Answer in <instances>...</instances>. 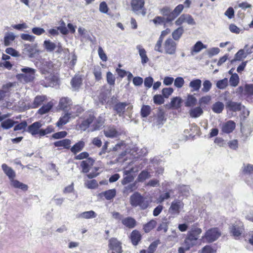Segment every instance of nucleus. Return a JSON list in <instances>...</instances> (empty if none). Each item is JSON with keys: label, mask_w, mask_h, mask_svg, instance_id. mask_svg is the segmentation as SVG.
Listing matches in <instances>:
<instances>
[{"label": "nucleus", "mask_w": 253, "mask_h": 253, "mask_svg": "<svg viewBox=\"0 0 253 253\" xmlns=\"http://www.w3.org/2000/svg\"><path fill=\"white\" fill-rule=\"evenodd\" d=\"M163 48L166 54L173 55L175 53L176 43L171 38H169L165 42Z\"/></svg>", "instance_id": "6e6552de"}, {"label": "nucleus", "mask_w": 253, "mask_h": 253, "mask_svg": "<svg viewBox=\"0 0 253 253\" xmlns=\"http://www.w3.org/2000/svg\"><path fill=\"white\" fill-rule=\"evenodd\" d=\"M130 203L132 206L134 207H139L141 210L147 209L149 204L147 199L138 192H135L130 196Z\"/></svg>", "instance_id": "f03ea898"}, {"label": "nucleus", "mask_w": 253, "mask_h": 253, "mask_svg": "<svg viewBox=\"0 0 253 253\" xmlns=\"http://www.w3.org/2000/svg\"><path fill=\"white\" fill-rule=\"evenodd\" d=\"M104 134L107 137L116 138L120 135V132L115 126H108L104 129Z\"/></svg>", "instance_id": "4468645a"}, {"label": "nucleus", "mask_w": 253, "mask_h": 253, "mask_svg": "<svg viewBox=\"0 0 253 253\" xmlns=\"http://www.w3.org/2000/svg\"><path fill=\"white\" fill-rule=\"evenodd\" d=\"M184 6L183 4H179L176 6L175 8L171 11L169 18L172 19V21H173L180 14Z\"/></svg>", "instance_id": "2f4dec72"}, {"label": "nucleus", "mask_w": 253, "mask_h": 253, "mask_svg": "<svg viewBox=\"0 0 253 253\" xmlns=\"http://www.w3.org/2000/svg\"><path fill=\"white\" fill-rule=\"evenodd\" d=\"M157 222L155 220H151L143 226V229L146 233L150 232L156 225Z\"/></svg>", "instance_id": "a18cd8bd"}, {"label": "nucleus", "mask_w": 253, "mask_h": 253, "mask_svg": "<svg viewBox=\"0 0 253 253\" xmlns=\"http://www.w3.org/2000/svg\"><path fill=\"white\" fill-rule=\"evenodd\" d=\"M97 214L95 211H89L79 213L77 217L80 218L88 219L95 218Z\"/></svg>", "instance_id": "cd10ccee"}, {"label": "nucleus", "mask_w": 253, "mask_h": 253, "mask_svg": "<svg viewBox=\"0 0 253 253\" xmlns=\"http://www.w3.org/2000/svg\"><path fill=\"white\" fill-rule=\"evenodd\" d=\"M242 173L245 175H249L246 179V182L253 188V165L248 164L245 165L242 169Z\"/></svg>", "instance_id": "0eeeda50"}, {"label": "nucleus", "mask_w": 253, "mask_h": 253, "mask_svg": "<svg viewBox=\"0 0 253 253\" xmlns=\"http://www.w3.org/2000/svg\"><path fill=\"white\" fill-rule=\"evenodd\" d=\"M72 119V118L70 116L69 113L67 112L59 118L58 122L56 123V125L57 126L60 127L63 125L67 124L69 122L70 119Z\"/></svg>", "instance_id": "4be33fe9"}, {"label": "nucleus", "mask_w": 253, "mask_h": 253, "mask_svg": "<svg viewBox=\"0 0 253 253\" xmlns=\"http://www.w3.org/2000/svg\"><path fill=\"white\" fill-rule=\"evenodd\" d=\"M128 104L126 102H118L113 106V109L119 117H122L124 118L126 107Z\"/></svg>", "instance_id": "ddd939ff"}, {"label": "nucleus", "mask_w": 253, "mask_h": 253, "mask_svg": "<svg viewBox=\"0 0 253 253\" xmlns=\"http://www.w3.org/2000/svg\"><path fill=\"white\" fill-rule=\"evenodd\" d=\"M107 83L110 85H114L115 83V77L111 72H108L106 74Z\"/></svg>", "instance_id": "bf43d9fd"}, {"label": "nucleus", "mask_w": 253, "mask_h": 253, "mask_svg": "<svg viewBox=\"0 0 253 253\" xmlns=\"http://www.w3.org/2000/svg\"><path fill=\"white\" fill-rule=\"evenodd\" d=\"M43 46L44 49L49 52H53L57 47L58 48L57 52H60L62 50L60 43L58 42L57 44H56L49 40H45L43 42Z\"/></svg>", "instance_id": "1a4fd4ad"}, {"label": "nucleus", "mask_w": 253, "mask_h": 253, "mask_svg": "<svg viewBox=\"0 0 253 253\" xmlns=\"http://www.w3.org/2000/svg\"><path fill=\"white\" fill-rule=\"evenodd\" d=\"M22 72L16 75L17 79L21 82L28 83L33 82L35 78L36 70L25 67L21 69Z\"/></svg>", "instance_id": "f257e3e1"}, {"label": "nucleus", "mask_w": 253, "mask_h": 253, "mask_svg": "<svg viewBox=\"0 0 253 253\" xmlns=\"http://www.w3.org/2000/svg\"><path fill=\"white\" fill-rule=\"evenodd\" d=\"M211 85L212 84L210 81H205L203 83V87L202 89V91L203 92H208L211 89Z\"/></svg>", "instance_id": "69168bd1"}, {"label": "nucleus", "mask_w": 253, "mask_h": 253, "mask_svg": "<svg viewBox=\"0 0 253 253\" xmlns=\"http://www.w3.org/2000/svg\"><path fill=\"white\" fill-rule=\"evenodd\" d=\"M1 168L4 173L8 177L10 180L15 178L16 176L15 171L6 164H3L1 165Z\"/></svg>", "instance_id": "393cba45"}, {"label": "nucleus", "mask_w": 253, "mask_h": 253, "mask_svg": "<svg viewBox=\"0 0 253 253\" xmlns=\"http://www.w3.org/2000/svg\"><path fill=\"white\" fill-rule=\"evenodd\" d=\"M71 141L69 139L57 141L54 143V145L57 147H62L64 149H69L70 147Z\"/></svg>", "instance_id": "c85d7f7f"}, {"label": "nucleus", "mask_w": 253, "mask_h": 253, "mask_svg": "<svg viewBox=\"0 0 253 253\" xmlns=\"http://www.w3.org/2000/svg\"><path fill=\"white\" fill-rule=\"evenodd\" d=\"M5 51L6 54L10 55L12 56L15 57L20 56L19 53L12 47H8L6 48Z\"/></svg>", "instance_id": "e2e57ef3"}, {"label": "nucleus", "mask_w": 253, "mask_h": 253, "mask_svg": "<svg viewBox=\"0 0 253 253\" xmlns=\"http://www.w3.org/2000/svg\"><path fill=\"white\" fill-rule=\"evenodd\" d=\"M172 10L168 6H166L161 10V13L164 16H166V21L168 22L172 21V19L169 18Z\"/></svg>", "instance_id": "37998d69"}, {"label": "nucleus", "mask_w": 253, "mask_h": 253, "mask_svg": "<svg viewBox=\"0 0 253 253\" xmlns=\"http://www.w3.org/2000/svg\"><path fill=\"white\" fill-rule=\"evenodd\" d=\"M239 81V77L237 73L232 74L229 79L230 84L232 86L235 87L237 86Z\"/></svg>", "instance_id": "c03bdc74"}, {"label": "nucleus", "mask_w": 253, "mask_h": 253, "mask_svg": "<svg viewBox=\"0 0 253 253\" xmlns=\"http://www.w3.org/2000/svg\"><path fill=\"white\" fill-rule=\"evenodd\" d=\"M203 113V111L200 107H197L191 109V117L197 118Z\"/></svg>", "instance_id": "8fccbe9b"}, {"label": "nucleus", "mask_w": 253, "mask_h": 253, "mask_svg": "<svg viewBox=\"0 0 253 253\" xmlns=\"http://www.w3.org/2000/svg\"><path fill=\"white\" fill-rule=\"evenodd\" d=\"M136 48L138 50L139 55L141 58V63L144 65L147 63L149 61V58L146 54V51L145 49L140 44L137 45Z\"/></svg>", "instance_id": "412c9836"}, {"label": "nucleus", "mask_w": 253, "mask_h": 253, "mask_svg": "<svg viewBox=\"0 0 253 253\" xmlns=\"http://www.w3.org/2000/svg\"><path fill=\"white\" fill-rule=\"evenodd\" d=\"M202 229L199 228L197 224H194L191 227V244H193V241H197L201 233Z\"/></svg>", "instance_id": "dca6fc26"}, {"label": "nucleus", "mask_w": 253, "mask_h": 253, "mask_svg": "<svg viewBox=\"0 0 253 253\" xmlns=\"http://www.w3.org/2000/svg\"><path fill=\"white\" fill-rule=\"evenodd\" d=\"M173 92V89L171 87H166L162 89L163 96L165 98H168Z\"/></svg>", "instance_id": "0e129e2a"}, {"label": "nucleus", "mask_w": 253, "mask_h": 253, "mask_svg": "<svg viewBox=\"0 0 253 253\" xmlns=\"http://www.w3.org/2000/svg\"><path fill=\"white\" fill-rule=\"evenodd\" d=\"M53 67V64L51 61H44L42 64L41 70L43 74L50 73Z\"/></svg>", "instance_id": "e433bc0d"}, {"label": "nucleus", "mask_w": 253, "mask_h": 253, "mask_svg": "<svg viewBox=\"0 0 253 253\" xmlns=\"http://www.w3.org/2000/svg\"><path fill=\"white\" fill-rule=\"evenodd\" d=\"M52 103L48 102L47 104L43 105L39 110L38 112L41 115H43L47 113L52 107Z\"/></svg>", "instance_id": "3c124183"}, {"label": "nucleus", "mask_w": 253, "mask_h": 253, "mask_svg": "<svg viewBox=\"0 0 253 253\" xmlns=\"http://www.w3.org/2000/svg\"><path fill=\"white\" fill-rule=\"evenodd\" d=\"M216 249L210 245H206L199 252V253H216Z\"/></svg>", "instance_id": "864d4df0"}, {"label": "nucleus", "mask_w": 253, "mask_h": 253, "mask_svg": "<svg viewBox=\"0 0 253 253\" xmlns=\"http://www.w3.org/2000/svg\"><path fill=\"white\" fill-rule=\"evenodd\" d=\"M82 84V79L79 76H75L73 77L71 81L72 88L74 90L79 89Z\"/></svg>", "instance_id": "bb28decb"}, {"label": "nucleus", "mask_w": 253, "mask_h": 253, "mask_svg": "<svg viewBox=\"0 0 253 253\" xmlns=\"http://www.w3.org/2000/svg\"><path fill=\"white\" fill-rule=\"evenodd\" d=\"M244 94L248 96H253V84H245Z\"/></svg>", "instance_id": "603ef678"}, {"label": "nucleus", "mask_w": 253, "mask_h": 253, "mask_svg": "<svg viewBox=\"0 0 253 253\" xmlns=\"http://www.w3.org/2000/svg\"><path fill=\"white\" fill-rule=\"evenodd\" d=\"M93 74L96 81H99L102 79L101 69L99 66L94 67Z\"/></svg>", "instance_id": "680f3d73"}, {"label": "nucleus", "mask_w": 253, "mask_h": 253, "mask_svg": "<svg viewBox=\"0 0 253 253\" xmlns=\"http://www.w3.org/2000/svg\"><path fill=\"white\" fill-rule=\"evenodd\" d=\"M221 236V233L217 228H212L207 230L203 239H205L208 243H212L216 241Z\"/></svg>", "instance_id": "423d86ee"}, {"label": "nucleus", "mask_w": 253, "mask_h": 253, "mask_svg": "<svg viewBox=\"0 0 253 253\" xmlns=\"http://www.w3.org/2000/svg\"><path fill=\"white\" fill-rule=\"evenodd\" d=\"M185 106H190V94H188L186 100H183L179 97H173L169 104L170 108L173 109L178 110L180 108L182 104Z\"/></svg>", "instance_id": "20e7f679"}, {"label": "nucleus", "mask_w": 253, "mask_h": 253, "mask_svg": "<svg viewBox=\"0 0 253 253\" xmlns=\"http://www.w3.org/2000/svg\"><path fill=\"white\" fill-rule=\"evenodd\" d=\"M174 85L177 88H181L184 84V79L182 77H177L174 80Z\"/></svg>", "instance_id": "774afa93"}, {"label": "nucleus", "mask_w": 253, "mask_h": 253, "mask_svg": "<svg viewBox=\"0 0 253 253\" xmlns=\"http://www.w3.org/2000/svg\"><path fill=\"white\" fill-rule=\"evenodd\" d=\"M84 146V142L83 141H80L74 145L71 148V152L74 154L80 152Z\"/></svg>", "instance_id": "c9c22d12"}, {"label": "nucleus", "mask_w": 253, "mask_h": 253, "mask_svg": "<svg viewBox=\"0 0 253 253\" xmlns=\"http://www.w3.org/2000/svg\"><path fill=\"white\" fill-rule=\"evenodd\" d=\"M45 99V96H43V95L37 96L35 98L33 102L31 105V107L32 108H38V107H39L40 105H42V104L44 101Z\"/></svg>", "instance_id": "f704fd0d"}, {"label": "nucleus", "mask_w": 253, "mask_h": 253, "mask_svg": "<svg viewBox=\"0 0 253 253\" xmlns=\"http://www.w3.org/2000/svg\"><path fill=\"white\" fill-rule=\"evenodd\" d=\"M151 107L149 105H143L141 109V116L144 118L147 117L150 113Z\"/></svg>", "instance_id": "4d7b16f0"}, {"label": "nucleus", "mask_w": 253, "mask_h": 253, "mask_svg": "<svg viewBox=\"0 0 253 253\" xmlns=\"http://www.w3.org/2000/svg\"><path fill=\"white\" fill-rule=\"evenodd\" d=\"M226 108L232 112H238L242 110V104L231 100H229L226 103Z\"/></svg>", "instance_id": "6ab92c4d"}, {"label": "nucleus", "mask_w": 253, "mask_h": 253, "mask_svg": "<svg viewBox=\"0 0 253 253\" xmlns=\"http://www.w3.org/2000/svg\"><path fill=\"white\" fill-rule=\"evenodd\" d=\"M122 222L125 226L129 228H132L136 225L135 220L131 217H127L123 219Z\"/></svg>", "instance_id": "473e14b6"}, {"label": "nucleus", "mask_w": 253, "mask_h": 253, "mask_svg": "<svg viewBox=\"0 0 253 253\" xmlns=\"http://www.w3.org/2000/svg\"><path fill=\"white\" fill-rule=\"evenodd\" d=\"M130 239L132 244L134 246L137 245L141 239L140 232L137 230H133L131 233Z\"/></svg>", "instance_id": "7c9ffc66"}, {"label": "nucleus", "mask_w": 253, "mask_h": 253, "mask_svg": "<svg viewBox=\"0 0 253 253\" xmlns=\"http://www.w3.org/2000/svg\"><path fill=\"white\" fill-rule=\"evenodd\" d=\"M105 119L102 116H99L94 122L93 126V130H96L100 129L102 126H103L104 124Z\"/></svg>", "instance_id": "79ce46f5"}, {"label": "nucleus", "mask_w": 253, "mask_h": 253, "mask_svg": "<svg viewBox=\"0 0 253 253\" xmlns=\"http://www.w3.org/2000/svg\"><path fill=\"white\" fill-rule=\"evenodd\" d=\"M108 253H122V243L116 238H111L108 241Z\"/></svg>", "instance_id": "39448f33"}, {"label": "nucleus", "mask_w": 253, "mask_h": 253, "mask_svg": "<svg viewBox=\"0 0 253 253\" xmlns=\"http://www.w3.org/2000/svg\"><path fill=\"white\" fill-rule=\"evenodd\" d=\"M243 230V226H239L238 225L233 224L230 227L231 234L236 238L239 237L242 234Z\"/></svg>", "instance_id": "b1692460"}, {"label": "nucleus", "mask_w": 253, "mask_h": 253, "mask_svg": "<svg viewBox=\"0 0 253 253\" xmlns=\"http://www.w3.org/2000/svg\"><path fill=\"white\" fill-rule=\"evenodd\" d=\"M150 177L149 173L146 170L142 171L138 175L137 180L139 182H142Z\"/></svg>", "instance_id": "052dcab7"}, {"label": "nucleus", "mask_w": 253, "mask_h": 253, "mask_svg": "<svg viewBox=\"0 0 253 253\" xmlns=\"http://www.w3.org/2000/svg\"><path fill=\"white\" fill-rule=\"evenodd\" d=\"M42 126V124L41 122H36L28 126L27 131L33 136L39 134L41 136L40 128Z\"/></svg>", "instance_id": "2eb2a0df"}, {"label": "nucleus", "mask_w": 253, "mask_h": 253, "mask_svg": "<svg viewBox=\"0 0 253 253\" xmlns=\"http://www.w3.org/2000/svg\"><path fill=\"white\" fill-rule=\"evenodd\" d=\"M224 107V105L222 102L217 101L212 105V110L215 113L219 114L222 112Z\"/></svg>", "instance_id": "ea45409f"}, {"label": "nucleus", "mask_w": 253, "mask_h": 253, "mask_svg": "<svg viewBox=\"0 0 253 253\" xmlns=\"http://www.w3.org/2000/svg\"><path fill=\"white\" fill-rule=\"evenodd\" d=\"M206 46L204 45L201 41L197 42L193 46L191 50L192 54L200 52L202 49L206 48Z\"/></svg>", "instance_id": "a19ab883"}, {"label": "nucleus", "mask_w": 253, "mask_h": 253, "mask_svg": "<svg viewBox=\"0 0 253 253\" xmlns=\"http://www.w3.org/2000/svg\"><path fill=\"white\" fill-rule=\"evenodd\" d=\"M246 57L247 54L245 53L244 49H241L235 54L234 58L231 61V62L242 61Z\"/></svg>", "instance_id": "58836bf2"}, {"label": "nucleus", "mask_w": 253, "mask_h": 253, "mask_svg": "<svg viewBox=\"0 0 253 253\" xmlns=\"http://www.w3.org/2000/svg\"><path fill=\"white\" fill-rule=\"evenodd\" d=\"M131 7L132 10L136 14L145 15L146 9L144 7L145 0H131Z\"/></svg>", "instance_id": "7ed1b4c3"}, {"label": "nucleus", "mask_w": 253, "mask_h": 253, "mask_svg": "<svg viewBox=\"0 0 253 253\" xmlns=\"http://www.w3.org/2000/svg\"><path fill=\"white\" fill-rule=\"evenodd\" d=\"M16 36L12 32L7 33L4 37V44L5 46L10 45L15 39Z\"/></svg>", "instance_id": "72a5a7b5"}, {"label": "nucleus", "mask_w": 253, "mask_h": 253, "mask_svg": "<svg viewBox=\"0 0 253 253\" xmlns=\"http://www.w3.org/2000/svg\"><path fill=\"white\" fill-rule=\"evenodd\" d=\"M137 169H135L134 168H132L129 169H125L123 171L124 178L122 181L123 185H126L132 181L134 179V176L131 175V173L137 171Z\"/></svg>", "instance_id": "f8f14e48"}, {"label": "nucleus", "mask_w": 253, "mask_h": 253, "mask_svg": "<svg viewBox=\"0 0 253 253\" xmlns=\"http://www.w3.org/2000/svg\"><path fill=\"white\" fill-rule=\"evenodd\" d=\"M94 118V116L93 113L90 112L87 113L84 120L80 125V128L83 130H86L88 127L89 125L93 122Z\"/></svg>", "instance_id": "a211bd4d"}, {"label": "nucleus", "mask_w": 253, "mask_h": 253, "mask_svg": "<svg viewBox=\"0 0 253 253\" xmlns=\"http://www.w3.org/2000/svg\"><path fill=\"white\" fill-rule=\"evenodd\" d=\"M183 32V30L182 27H179L174 30L172 33L173 39L175 41L178 40L181 36Z\"/></svg>", "instance_id": "13d9d810"}, {"label": "nucleus", "mask_w": 253, "mask_h": 253, "mask_svg": "<svg viewBox=\"0 0 253 253\" xmlns=\"http://www.w3.org/2000/svg\"><path fill=\"white\" fill-rule=\"evenodd\" d=\"M211 98L210 95H206L202 97L199 100V104L202 107H206L211 101Z\"/></svg>", "instance_id": "de8ad7c7"}, {"label": "nucleus", "mask_w": 253, "mask_h": 253, "mask_svg": "<svg viewBox=\"0 0 253 253\" xmlns=\"http://www.w3.org/2000/svg\"><path fill=\"white\" fill-rule=\"evenodd\" d=\"M71 99L68 97H62L59 101L58 109L64 111H68L72 105Z\"/></svg>", "instance_id": "9d476101"}, {"label": "nucleus", "mask_w": 253, "mask_h": 253, "mask_svg": "<svg viewBox=\"0 0 253 253\" xmlns=\"http://www.w3.org/2000/svg\"><path fill=\"white\" fill-rule=\"evenodd\" d=\"M11 185L15 188H18L23 191H27L28 187L26 184H25L17 180L12 179L10 180Z\"/></svg>", "instance_id": "c756f323"}, {"label": "nucleus", "mask_w": 253, "mask_h": 253, "mask_svg": "<svg viewBox=\"0 0 253 253\" xmlns=\"http://www.w3.org/2000/svg\"><path fill=\"white\" fill-rule=\"evenodd\" d=\"M93 160L90 158L82 161L81 163V167L82 168V171L84 173H87L88 172L90 167L93 165Z\"/></svg>", "instance_id": "5701e85b"}, {"label": "nucleus", "mask_w": 253, "mask_h": 253, "mask_svg": "<svg viewBox=\"0 0 253 253\" xmlns=\"http://www.w3.org/2000/svg\"><path fill=\"white\" fill-rule=\"evenodd\" d=\"M16 123L11 119H7L1 122V126L3 129H8L12 127Z\"/></svg>", "instance_id": "09e8293b"}, {"label": "nucleus", "mask_w": 253, "mask_h": 253, "mask_svg": "<svg viewBox=\"0 0 253 253\" xmlns=\"http://www.w3.org/2000/svg\"><path fill=\"white\" fill-rule=\"evenodd\" d=\"M21 38L24 41H27L30 42H33L35 41V36L27 34H22L20 35Z\"/></svg>", "instance_id": "338daca9"}, {"label": "nucleus", "mask_w": 253, "mask_h": 253, "mask_svg": "<svg viewBox=\"0 0 253 253\" xmlns=\"http://www.w3.org/2000/svg\"><path fill=\"white\" fill-rule=\"evenodd\" d=\"M101 195L103 196L107 200L113 199L116 195V190L115 189L106 190L101 193Z\"/></svg>", "instance_id": "4c0bfd02"}, {"label": "nucleus", "mask_w": 253, "mask_h": 253, "mask_svg": "<svg viewBox=\"0 0 253 253\" xmlns=\"http://www.w3.org/2000/svg\"><path fill=\"white\" fill-rule=\"evenodd\" d=\"M182 203L178 200H174L171 203L169 211L173 215H177L179 213V209L182 207Z\"/></svg>", "instance_id": "f3484780"}, {"label": "nucleus", "mask_w": 253, "mask_h": 253, "mask_svg": "<svg viewBox=\"0 0 253 253\" xmlns=\"http://www.w3.org/2000/svg\"><path fill=\"white\" fill-rule=\"evenodd\" d=\"M70 109L71 111L68 112L72 119H75L79 116L84 111L82 107L80 105H75L73 107H71Z\"/></svg>", "instance_id": "a878e982"}, {"label": "nucleus", "mask_w": 253, "mask_h": 253, "mask_svg": "<svg viewBox=\"0 0 253 253\" xmlns=\"http://www.w3.org/2000/svg\"><path fill=\"white\" fill-rule=\"evenodd\" d=\"M202 81L200 79H195L191 81L192 91H198L201 86Z\"/></svg>", "instance_id": "49530a36"}, {"label": "nucleus", "mask_w": 253, "mask_h": 253, "mask_svg": "<svg viewBox=\"0 0 253 253\" xmlns=\"http://www.w3.org/2000/svg\"><path fill=\"white\" fill-rule=\"evenodd\" d=\"M22 52L25 56L31 58L35 57V55L37 53V50L36 46L34 45L25 44L22 49Z\"/></svg>", "instance_id": "9b49d317"}, {"label": "nucleus", "mask_w": 253, "mask_h": 253, "mask_svg": "<svg viewBox=\"0 0 253 253\" xmlns=\"http://www.w3.org/2000/svg\"><path fill=\"white\" fill-rule=\"evenodd\" d=\"M216 87L221 89H224L228 85V79L224 78L222 80L218 81L216 84Z\"/></svg>", "instance_id": "6e6d98bb"}, {"label": "nucleus", "mask_w": 253, "mask_h": 253, "mask_svg": "<svg viewBox=\"0 0 253 253\" xmlns=\"http://www.w3.org/2000/svg\"><path fill=\"white\" fill-rule=\"evenodd\" d=\"M236 127V124L233 121H228L224 123L222 126V131L226 133L232 132Z\"/></svg>", "instance_id": "aec40b11"}, {"label": "nucleus", "mask_w": 253, "mask_h": 253, "mask_svg": "<svg viewBox=\"0 0 253 253\" xmlns=\"http://www.w3.org/2000/svg\"><path fill=\"white\" fill-rule=\"evenodd\" d=\"M185 22L188 23V24H190V19L186 15L182 14L176 20L175 24L179 26Z\"/></svg>", "instance_id": "5fc2aeb1"}]
</instances>
